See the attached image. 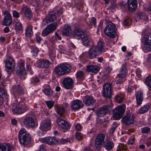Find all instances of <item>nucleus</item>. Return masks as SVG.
<instances>
[{"label": "nucleus", "instance_id": "obj_8", "mask_svg": "<svg viewBox=\"0 0 151 151\" xmlns=\"http://www.w3.org/2000/svg\"><path fill=\"white\" fill-rule=\"evenodd\" d=\"M28 109L27 106L24 102L20 101L18 106L13 108L12 111L16 114H20L24 113Z\"/></svg>", "mask_w": 151, "mask_h": 151}, {"label": "nucleus", "instance_id": "obj_15", "mask_svg": "<svg viewBox=\"0 0 151 151\" xmlns=\"http://www.w3.org/2000/svg\"><path fill=\"white\" fill-rule=\"evenodd\" d=\"M62 83L64 87L67 89H71L73 87V81L69 77L64 78L63 81Z\"/></svg>", "mask_w": 151, "mask_h": 151}, {"label": "nucleus", "instance_id": "obj_53", "mask_svg": "<svg viewBox=\"0 0 151 151\" xmlns=\"http://www.w3.org/2000/svg\"><path fill=\"white\" fill-rule=\"evenodd\" d=\"M47 131L46 130H43L42 129H40V127L39 129L37 132V133L39 136H43Z\"/></svg>", "mask_w": 151, "mask_h": 151}, {"label": "nucleus", "instance_id": "obj_2", "mask_svg": "<svg viewBox=\"0 0 151 151\" xmlns=\"http://www.w3.org/2000/svg\"><path fill=\"white\" fill-rule=\"evenodd\" d=\"M106 26L104 30L105 34L111 38H114L116 35V26L108 19H105Z\"/></svg>", "mask_w": 151, "mask_h": 151}, {"label": "nucleus", "instance_id": "obj_3", "mask_svg": "<svg viewBox=\"0 0 151 151\" xmlns=\"http://www.w3.org/2000/svg\"><path fill=\"white\" fill-rule=\"evenodd\" d=\"M72 68V66L68 64H61L55 67L54 70L58 76H63L69 73Z\"/></svg>", "mask_w": 151, "mask_h": 151}, {"label": "nucleus", "instance_id": "obj_46", "mask_svg": "<svg viewBox=\"0 0 151 151\" xmlns=\"http://www.w3.org/2000/svg\"><path fill=\"white\" fill-rule=\"evenodd\" d=\"M76 75L78 79H82L83 77L84 73L83 71L80 70L76 73Z\"/></svg>", "mask_w": 151, "mask_h": 151}, {"label": "nucleus", "instance_id": "obj_30", "mask_svg": "<svg viewBox=\"0 0 151 151\" xmlns=\"http://www.w3.org/2000/svg\"><path fill=\"white\" fill-rule=\"evenodd\" d=\"M143 93L142 91H138L136 96L137 103L139 105L142 104L143 101Z\"/></svg>", "mask_w": 151, "mask_h": 151}, {"label": "nucleus", "instance_id": "obj_61", "mask_svg": "<svg viewBox=\"0 0 151 151\" xmlns=\"http://www.w3.org/2000/svg\"><path fill=\"white\" fill-rule=\"evenodd\" d=\"M6 94V93L5 90L4 89L1 88L0 87V96L3 95H5Z\"/></svg>", "mask_w": 151, "mask_h": 151}, {"label": "nucleus", "instance_id": "obj_31", "mask_svg": "<svg viewBox=\"0 0 151 151\" xmlns=\"http://www.w3.org/2000/svg\"><path fill=\"white\" fill-rule=\"evenodd\" d=\"M15 23V29L17 32L22 31L23 30V27L22 24L20 22L18 21V20L16 19L14 20Z\"/></svg>", "mask_w": 151, "mask_h": 151}, {"label": "nucleus", "instance_id": "obj_21", "mask_svg": "<svg viewBox=\"0 0 151 151\" xmlns=\"http://www.w3.org/2000/svg\"><path fill=\"white\" fill-rule=\"evenodd\" d=\"M39 140L41 142L46 143L49 145L55 144L58 142L57 140L55 138L50 137L41 138Z\"/></svg>", "mask_w": 151, "mask_h": 151}, {"label": "nucleus", "instance_id": "obj_20", "mask_svg": "<svg viewBox=\"0 0 151 151\" xmlns=\"http://www.w3.org/2000/svg\"><path fill=\"white\" fill-rule=\"evenodd\" d=\"M145 48L148 50H151V35H145L144 37Z\"/></svg>", "mask_w": 151, "mask_h": 151}, {"label": "nucleus", "instance_id": "obj_28", "mask_svg": "<svg viewBox=\"0 0 151 151\" xmlns=\"http://www.w3.org/2000/svg\"><path fill=\"white\" fill-rule=\"evenodd\" d=\"M71 27L68 25L66 24L65 25L63 31V35L68 36L71 34Z\"/></svg>", "mask_w": 151, "mask_h": 151}, {"label": "nucleus", "instance_id": "obj_7", "mask_svg": "<svg viewBox=\"0 0 151 151\" xmlns=\"http://www.w3.org/2000/svg\"><path fill=\"white\" fill-rule=\"evenodd\" d=\"M113 106V104H111L110 105H108L103 106L101 107L98 108L96 111L97 116L100 117L104 116L111 111L112 109Z\"/></svg>", "mask_w": 151, "mask_h": 151}, {"label": "nucleus", "instance_id": "obj_40", "mask_svg": "<svg viewBox=\"0 0 151 151\" xmlns=\"http://www.w3.org/2000/svg\"><path fill=\"white\" fill-rule=\"evenodd\" d=\"M24 14L26 17L29 18H31L32 16L31 9L27 7H26L25 8Z\"/></svg>", "mask_w": 151, "mask_h": 151}, {"label": "nucleus", "instance_id": "obj_62", "mask_svg": "<svg viewBox=\"0 0 151 151\" xmlns=\"http://www.w3.org/2000/svg\"><path fill=\"white\" fill-rule=\"evenodd\" d=\"M44 64V61H41L38 63V66L40 68H45Z\"/></svg>", "mask_w": 151, "mask_h": 151}, {"label": "nucleus", "instance_id": "obj_59", "mask_svg": "<svg viewBox=\"0 0 151 151\" xmlns=\"http://www.w3.org/2000/svg\"><path fill=\"white\" fill-rule=\"evenodd\" d=\"M44 68H48L50 64V62L48 60H44Z\"/></svg>", "mask_w": 151, "mask_h": 151}, {"label": "nucleus", "instance_id": "obj_36", "mask_svg": "<svg viewBox=\"0 0 151 151\" xmlns=\"http://www.w3.org/2000/svg\"><path fill=\"white\" fill-rule=\"evenodd\" d=\"M81 39L82 40V42L83 45L85 46H87L89 45V42L91 40V38L86 33L84 37H82Z\"/></svg>", "mask_w": 151, "mask_h": 151}, {"label": "nucleus", "instance_id": "obj_17", "mask_svg": "<svg viewBox=\"0 0 151 151\" xmlns=\"http://www.w3.org/2000/svg\"><path fill=\"white\" fill-rule=\"evenodd\" d=\"M83 105L81 101L76 99L71 102V108L72 110L75 111L81 108Z\"/></svg>", "mask_w": 151, "mask_h": 151}, {"label": "nucleus", "instance_id": "obj_64", "mask_svg": "<svg viewBox=\"0 0 151 151\" xmlns=\"http://www.w3.org/2000/svg\"><path fill=\"white\" fill-rule=\"evenodd\" d=\"M146 7L147 9L151 12V3H148Z\"/></svg>", "mask_w": 151, "mask_h": 151}, {"label": "nucleus", "instance_id": "obj_41", "mask_svg": "<svg viewBox=\"0 0 151 151\" xmlns=\"http://www.w3.org/2000/svg\"><path fill=\"white\" fill-rule=\"evenodd\" d=\"M57 114L60 115L63 114L65 112V110L64 108L63 107H59L56 109Z\"/></svg>", "mask_w": 151, "mask_h": 151}, {"label": "nucleus", "instance_id": "obj_10", "mask_svg": "<svg viewBox=\"0 0 151 151\" xmlns=\"http://www.w3.org/2000/svg\"><path fill=\"white\" fill-rule=\"evenodd\" d=\"M111 84L106 83L103 86L102 91V96L106 99L111 97Z\"/></svg>", "mask_w": 151, "mask_h": 151}, {"label": "nucleus", "instance_id": "obj_55", "mask_svg": "<svg viewBox=\"0 0 151 151\" xmlns=\"http://www.w3.org/2000/svg\"><path fill=\"white\" fill-rule=\"evenodd\" d=\"M135 72L137 77L139 78L141 76V73H142V71L140 68H137L135 70Z\"/></svg>", "mask_w": 151, "mask_h": 151}, {"label": "nucleus", "instance_id": "obj_12", "mask_svg": "<svg viewBox=\"0 0 151 151\" xmlns=\"http://www.w3.org/2000/svg\"><path fill=\"white\" fill-rule=\"evenodd\" d=\"M31 136L29 134H25L18 138L20 143L24 147L27 146L31 141Z\"/></svg>", "mask_w": 151, "mask_h": 151}, {"label": "nucleus", "instance_id": "obj_19", "mask_svg": "<svg viewBox=\"0 0 151 151\" xmlns=\"http://www.w3.org/2000/svg\"><path fill=\"white\" fill-rule=\"evenodd\" d=\"M23 123L25 127L27 128H33L35 127L34 119L31 117H27L24 118Z\"/></svg>", "mask_w": 151, "mask_h": 151}, {"label": "nucleus", "instance_id": "obj_13", "mask_svg": "<svg viewBox=\"0 0 151 151\" xmlns=\"http://www.w3.org/2000/svg\"><path fill=\"white\" fill-rule=\"evenodd\" d=\"M135 116L132 113H129L124 116L122 119V122L126 125L133 124L134 121Z\"/></svg>", "mask_w": 151, "mask_h": 151}, {"label": "nucleus", "instance_id": "obj_51", "mask_svg": "<svg viewBox=\"0 0 151 151\" xmlns=\"http://www.w3.org/2000/svg\"><path fill=\"white\" fill-rule=\"evenodd\" d=\"M150 128L145 127L141 128V132L143 133H147L150 132Z\"/></svg>", "mask_w": 151, "mask_h": 151}, {"label": "nucleus", "instance_id": "obj_39", "mask_svg": "<svg viewBox=\"0 0 151 151\" xmlns=\"http://www.w3.org/2000/svg\"><path fill=\"white\" fill-rule=\"evenodd\" d=\"M118 124L116 122H114L113 123L109 132V134L110 135H112L115 129L118 126Z\"/></svg>", "mask_w": 151, "mask_h": 151}, {"label": "nucleus", "instance_id": "obj_42", "mask_svg": "<svg viewBox=\"0 0 151 151\" xmlns=\"http://www.w3.org/2000/svg\"><path fill=\"white\" fill-rule=\"evenodd\" d=\"M43 92L49 97L51 96L53 94L52 91L50 88H45L43 91Z\"/></svg>", "mask_w": 151, "mask_h": 151}, {"label": "nucleus", "instance_id": "obj_37", "mask_svg": "<svg viewBox=\"0 0 151 151\" xmlns=\"http://www.w3.org/2000/svg\"><path fill=\"white\" fill-rule=\"evenodd\" d=\"M16 74L20 77L22 80L25 79L26 77V73L25 71H20L19 70H17Z\"/></svg>", "mask_w": 151, "mask_h": 151}, {"label": "nucleus", "instance_id": "obj_32", "mask_svg": "<svg viewBox=\"0 0 151 151\" xmlns=\"http://www.w3.org/2000/svg\"><path fill=\"white\" fill-rule=\"evenodd\" d=\"M150 106L146 104L140 108L138 111V113L139 114H142L147 112L150 108Z\"/></svg>", "mask_w": 151, "mask_h": 151}, {"label": "nucleus", "instance_id": "obj_35", "mask_svg": "<svg viewBox=\"0 0 151 151\" xmlns=\"http://www.w3.org/2000/svg\"><path fill=\"white\" fill-rule=\"evenodd\" d=\"M22 91V89L20 86L19 84L16 86L14 88V96H17V95L21 93Z\"/></svg>", "mask_w": 151, "mask_h": 151}, {"label": "nucleus", "instance_id": "obj_60", "mask_svg": "<svg viewBox=\"0 0 151 151\" xmlns=\"http://www.w3.org/2000/svg\"><path fill=\"white\" fill-rule=\"evenodd\" d=\"M130 22V20L129 19H124L123 21V24L125 25H129Z\"/></svg>", "mask_w": 151, "mask_h": 151}, {"label": "nucleus", "instance_id": "obj_33", "mask_svg": "<svg viewBox=\"0 0 151 151\" xmlns=\"http://www.w3.org/2000/svg\"><path fill=\"white\" fill-rule=\"evenodd\" d=\"M114 146V144L112 142L107 141L104 143V146L107 150L109 151L112 149Z\"/></svg>", "mask_w": 151, "mask_h": 151}, {"label": "nucleus", "instance_id": "obj_5", "mask_svg": "<svg viewBox=\"0 0 151 151\" xmlns=\"http://www.w3.org/2000/svg\"><path fill=\"white\" fill-rule=\"evenodd\" d=\"M63 9L62 8H60L56 10L55 12H51L49 15L44 18L43 20V23L46 24L55 21L57 17H58L62 14Z\"/></svg>", "mask_w": 151, "mask_h": 151}, {"label": "nucleus", "instance_id": "obj_23", "mask_svg": "<svg viewBox=\"0 0 151 151\" xmlns=\"http://www.w3.org/2000/svg\"><path fill=\"white\" fill-rule=\"evenodd\" d=\"M137 4L136 0H128V10L130 12H132L135 10Z\"/></svg>", "mask_w": 151, "mask_h": 151}, {"label": "nucleus", "instance_id": "obj_27", "mask_svg": "<svg viewBox=\"0 0 151 151\" xmlns=\"http://www.w3.org/2000/svg\"><path fill=\"white\" fill-rule=\"evenodd\" d=\"M135 17L137 21L141 19L147 20L148 19L147 16L143 12H139L136 13L135 15Z\"/></svg>", "mask_w": 151, "mask_h": 151}, {"label": "nucleus", "instance_id": "obj_26", "mask_svg": "<svg viewBox=\"0 0 151 151\" xmlns=\"http://www.w3.org/2000/svg\"><path fill=\"white\" fill-rule=\"evenodd\" d=\"M94 102V100L91 96H87L85 97V104L86 106H92Z\"/></svg>", "mask_w": 151, "mask_h": 151}, {"label": "nucleus", "instance_id": "obj_24", "mask_svg": "<svg viewBox=\"0 0 151 151\" xmlns=\"http://www.w3.org/2000/svg\"><path fill=\"white\" fill-rule=\"evenodd\" d=\"M57 122L58 125L63 129H66L69 128L68 122L64 120L58 119L57 120Z\"/></svg>", "mask_w": 151, "mask_h": 151}, {"label": "nucleus", "instance_id": "obj_29", "mask_svg": "<svg viewBox=\"0 0 151 151\" xmlns=\"http://www.w3.org/2000/svg\"><path fill=\"white\" fill-rule=\"evenodd\" d=\"M11 149L12 147L9 144L0 143V151H11Z\"/></svg>", "mask_w": 151, "mask_h": 151}, {"label": "nucleus", "instance_id": "obj_52", "mask_svg": "<svg viewBox=\"0 0 151 151\" xmlns=\"http://www.w3.org/2000/svg\"><path fill=\"white\" fill-rule=\"evenodd\" d=\"M47 107L49 109H51L53 106L54 102L51 101H45Z\"/></svg>", "mask_w": 151, "mask_h": 151}, {"label": "nucleus", "instance_id": "obj_14", "mask_svg": "<svg viewBox=\"0 0 151 151\" xmlns=\"http://www.w3.org/2000/svg\"><path fill=\"white\" fill-rule=\"evenodd\" d=\"M105 136L102 133L99 134L96 137L95 139V147L98 150L100 149L102 145L104 143Z\"/></svg>", "mask_w": 151, "mask_h": 151}, {"label": "nucleus", "instance_id": "obj_45", "mask_svg": "<svg viewBox=\"0 0 151 151\" xmlns=\"http://www.w3.org/2000/svg\"><path fill=\"white\" fill-rule=\"evenodd\" d=\"M145 84L149 87L151 88V74L147 77L145 81Z\"/></svg>", "mask_w": 151, "mask_h": 151}, {"label": "nucleus", "instance_id": "obj_1", "mask_svg": "<svg viewBox=\"0 0 151 151\" xmlns=\"http://www.w3.org/2000/svg\"><path fill=\"white\" fill-rule=\"evenodd\" d=\"M105 51L104 43L101 40L98 41L96 45H92L86 52L87 57L93 59Z\"/></svg>", "mask_w": 151, "mask_h": 151}, {"label": "nucleus", "instance_id": "obj_16", "mask_svg": "<svg viewBox=\"0 0 151 151\" xmlns=\"http://www.w3.org/2000/svg\"><path fill=\"white\" fill-rule=\"evenodd\" d=\"M4 22L2 23L3 25H10L12 22V16L10 13L7 11H5L4 13Z\"/></svg>", "mask_w": 151, "mask_h": 151}, {"label": "nucleus", "instance_id": "obj_50", "mask_svg": "<svg viewBox=\"0 0 151 151\" xmlns=\"http://www.w3.org/2000/svg\"><path fill=\"white\" fill-rule=\"evenodd\" d=\"M90 24L91 25H93L95 27L96 25V19L94 17H91L89 21Z\"/></svg>", "mask_w": 151, "mask_h": 151}, {"label": "nucleus", "instance_id": "obj_43", "mask_svg": "<svg viewBox=\"0 0 151 151\" xmlns=\"http://www.w3.org/2000/svg\"><path fill=\"white\" fill-rule=\"evenodd\" d=\"M24 62L22 60H20L19 63V67L17 68V70H19L20 71H25L24 69Z\"/></svg>", "mask_w": 151, "mask_h": 151}, {"label": "nucleus", "instance_id": "obj_54", "mask_svg": "<svg viewBox=\"0 0 151 151\" xmlns=\"http://www.w3.org/2000/svg\"><path fill=\"white\" fill-rule=\"evenodd\" d=\"M75 136L78 141H80L82 138V135L81 133L79 132L76 133L75 134Z\"/></svg>", "mask_w": 151, "mask_h": 151}, {"label": "nucleus", "instance_id": "obj_56", "mask_svg": "<svg viewBox=\"0 0 151 151\" xmlns=\"http://www.w3.org/2000/svg\"><path fill=\"white\" fill-rule=\"evenodd\" d=\"M49 56L51 59H53L56 56L55 51L54 50L51 51L49 53Z\"/></svg>", "mask_w": 151, "mask_h": 151}, {"label": "nucleus", "instance_id": "obj_44", "mask_svg": "<svg viewBox=\"0 0 151 151\" xmlns=\"http://www.w3.org/2000/svg\"><path fill=\"white\" fill-rule=\"evenodd\" d=\"M40 82L39 78L37 77H33L31 80L30 82L31 84H35L37 83Z\"/></svg>", "mask_w": 151, "mask_h": 151}, {"label": "nucleus", "instance_id": "obj_47", "mask_svg": "<svg viewBox=\"0 0 151 151\" xmlns=\"http://www.w3.org/2000/svg\"><path fill=\"white\" fill-rule=\"evenodd\" d=\"M25 134H28L27 133V132L25 129L24 128H21L19 131L18 134V138L20 137L23 136V135Z\"/></svg>", "mask_w": 151, "mask_h": 151}, {"label": "nucleus", "instance_id": "obj_34", "mask_svg": "<svg viewBox=\"0 0 151 151\" xmlns=\"http://www.w3.org/2000/svg\"><path fill=\"white\" fill-rule=\"evenodd\" d=\"M124 99L123 95L120 93L117 94L114 97V100L118 103H121Z\"/></svg>", "mask_w": 151, "mask_h": 151}, {"label": "nucleus", "instance_id": "obj_6", "mask_svg": "<svg viewBox=\"0 0 151 151\" xmlns=\"http://www.w3.org/2000/svg\"><path fill=\"white\" fill-rule=\"evenodd\" d=\"M126 106L124 104L116 107L113 112V116L114 120L120 119L123 115L125 111Z\"/></svg>", "mask_w": 151, "mask_h": 151}, {"label": "nucleus", "instance_id": "obj_9", "mask_svg": "<svg viewBox=\"0 0 151 151\" xmlns=\"http://www.w3.org/2000/svg\"><path fill=\"white\" fill-rule=\"evenodd\" d=\"M6 70L8 73H10L14 70L15 66V61L13 58L8 57L6 61H4Z\"/></svg>", "mask_w": 151, "mask_h": 151}, {"label": "nucleus", "instance_id": "obj_38", "mask_svg": "<svg viewBox=\"0 0 151 151\" xmlns=\"http://www.w3.org/2000/svg\"><path fill=\"white\" fill-rule=\"evenodd\" d=\"M33 33L32 26L30 25H29L25 29L26 35L27 37H30L32 36Z\"/></svg>", "mask_w": 151, "mask_h": 151}, {"label": "nucleus", "instance_id": "obj_57", "mask_svg": "<svg viewBox=\"0 0 151 151\" xmlns=\"http://www.w3.org/2000/svg\"><path fill=\"white\" fill-rule=\"evenodd\" d=\"M134 137H130L128 141V143L129 145H132L134 143Z\"/></svg>", "mask_w": 151, "mask_h": 151}, {"label": "nucleus", "instance_id": "obj_4", "mask_svg": "<svg viewBox=\"0 0 151 151\" xmlns=\"http://www.w3.org/2000/svg\"><path fill=\"white\" fill-rule=\"evenodd\" d=\"M126 63H123L120 70L119 73L116 77L114 83L116 84H119L123 83L125 80V78L127 73Z\"/></svg>", "mask_w": 151, "mask_h": 151}, {"label": "nucleus", "instance_id": "obj_25", "mask_svg": "<svg viewBox=\"0 0 151 151\" xmlns=\"http://www.w3.org/2000/svg\"><path fill=\"white\" fill-rule=\"evenodd\" d=\"M86 68L88 73L91 72L94 73L98 72L100 70L99 68L97 66L92 65L87 66Z\"/></svg>", "mask_w": 151, "mask_h": 151}, {"label": "nucleus", "instance_id": "obj_58", "mask_svg": "<svg viewBox=\"0 0 151 151\" xmlns=\"http://www.w3.org/2000/svg\"><path fill=\"white\" fill-rule=\"evenodd\" d=\"M13 16L14 17L18 18L19 17V14L17 11L14 10L13 12Z\"/></svg>", "mask_w": 151, "mask_h": 151}, {"label": "nucleus", "instance_id": "obj_63", "mask_svg": "<svg viewBox=\"0 0 151 151\" xmlns=\"http://www.w3.org/2000/svg\"><path fill=\"white\" fill-rule=\"evenodd\" d=\"M32 51L34 53L37 54L39 51V49L37 47H35L32 49Z\"/></svg>", "mask_w": 151, "mask_h": 151}, {"label": "nucleus", "instance_id": "obj_11", "mask_svg": "<svg viewBox=\"0 0 151 151\" xmlns=\"http://www.w3.org/2000/svg\"><path fill=\"white\" fill-rule=\"evenodd\" d=\"M57 27L56 22H54L52 24L47 25L42 31V34L44 37L48 35L52 32L54 31Z\"/></svg>", "mask_w": 151, "mask_h": 151}, {"label": "nucleus", "instance_id": "obj_48", "mask_svg": "<svg viewBox=\"0 0 151 151\" xmlns=\"http://www.w3.org/2000/svg\"><path fill=\"white\" fill-rule=\"evenodd\" d=\"M76 7L78 10H80L83 9V4L81 2H79L76 3Z\"/></svg>", "mask_w": 151, "mask_h": 151}, {"label": "nucleus", "instance_id": "obj_49", "mask_svg": "<svg viewBox=\"0 0 151 151\" xmlns=\"http://www.w3.org/2000/svg\"><path fill=\"white\" fill-rule=\"evenodd\" d=\"M117 151H127L126 147L123 145H120L117 148Z\"/></svg>", "mask_w": 151, "mask_h": 151}, {"label": "nucleus", "instance_id": "obj_18", "mask_svg": "<svg viewBox=\"0 0 151 151\" xmlns=\"http://www.w3.org/2000/svg\"><path fill=\"white\" fill-rule=\"evenodd\" d=\"M86 32L81 29L75 28L74 30L73 34V37L79 40L85 35Z\"/></svg>", "mask_w": 151, "mask_h": 151}, {"label": "nucleus", "instance_id": "obj_22", "mask_svg": "<svg viewBox=\"0 0 151 151\" xmlns=\"http://www.w3.org/2000/svg\"><path fill=\"white\" fill-rule=\"evenodd\" d=\"M51 121L49 120H45L41 121L40 126V128L42 130H48L50 129V126Z\"/></svg>", "mask_w": 151, "mask_h": 151}]
</instances>
